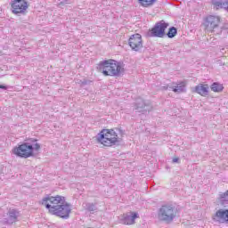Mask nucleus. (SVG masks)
I'll return each mask as SVG.
<instances>
[{"instance_id": "obj_1", "label": "nucleus", "mask_w": 228, "mask_h": 228, "mask_svg": "<svg viewBox=\"0 0 228 228\" xmlns=\"http://www.w3.org/2000/svg\"><path fill=\"white\" fill-rule=\"evenodd\" d=\"M42 206L48 209L51 215L68 220L72 213V206L65 201L63 196H51L47 194L41 200Z\"/></svg>"}, {"instance_id": "obj_2", "label": "nucleus", "mask_w": 228, "mask_h": 228, "mask_svg": "<svg viewBox=\"0 0 228 228\" xmlns=\"http://www.w3.org/2000/svg\"><path fill=\"white\" fill-rule=\"evenodd\" d=\"M97 70L102 72L103 76H111L120 77L124 74V67L121 62L115 60L102 61L97 66Z\"/></svg>"}, {"instance_id": "obj_3", "label": "nucleus", "mask_w": 228, "mask_h": 228, "mask_svg": "<svg viewBox=\"0 0 228 228\" xmlns=\"http://www.w3.org/2000/svg\"><path fill=\"white\" fill-rule=\"evenodd\" d=\"M37 142V139L31 138L28 142L13 148L12 153L18 158H31V156H35V152H38L41 149L40 143Z\"/></svg>"}, {"instance_id": "obj_4", "label": "nucleus", "mask_w": 228, "mask_h": 228, "mask_svg": "<svg viewBox=\"0 0 228 228\" xmlns=\"http://www.w3.org/2000/svg\"><path fill=\"white\" fill-rule=\"evenodd\" d=\"M202 26L206 33H214V35H222L224 26L222 19L218 15H208L203 18Z\"/></svg>"}, {"instance_id": "obj_5", "label": "nucleus", "mask_w": 228, "mask_h": 228, "mask_svg": "<svg viewBox=\"0 0 228 228\" xmlns=\"http://www.w3.org/2000/svg\"><path fill=\"white\" fill-rule=\"evenodd\" d=\"M177 215V208L172 204L162 205L158 210L159 222H164L165 224H172Z\"/></svg>"}, {"instance_id": "obj_6", "label": "nucleus", "mask_w": 228, "mask_h": 228, "mask_svg": "<svg viewBox=\"0 0 228 228\" xmlns=\"http://www.w3.org/2000/svg\"><path fill=\"white\" fill-rule=\"evenodd\" d=\"M97 142L105 147H111L118 142V134L113 129H103L98 134Z\"/></svg>"}, {"instance_id": "obj_7", "label": "nucleus", "mask_w": 228, "mask_h": 228, "mask_svg": "<svg viewBox=\"0 0 228 228\" xmlns=\"http://www.w3.org/2000/svg\"><path fill=\"white\" fill-rule=\"evenodd\" d=\"M168 26L169 24L162 20L157 22L154 27L147 32V37H150L151 38H163L165 37V31Z\"/></svg>"}, {"instance_id": "obj_8", "label": "nucleus", "mask_w": 228, "mask_h": 228, "mask_svg": "<svg viewBox=\"0 0 228 228\" xmlns=\"http://www.w3.org/2000/svg\"><path fill=\"white\" fill-rule=\"evenodd\" d=\"M28 8V5L26 0L11 1V10L14 15H26Z\"/></svg>"}, {"instance_id": "obj_9", "label": "nucleus", "mask_w": 228, "mask_h": 228, "mask_svg": "<svg viewBox=\"0 0 228 228\" xmlns=\"http://www.w3.org/2000/svg\"><path fill=\"white\" fill-rule=\"evenodd\" d=\"M128 45L131 47L132 51L138 53L143 49V41L142 40V35L134 34L128 39Z\"/></svg>"}, {"instance_id": "obj_10", "label": "nucleus", "mask_w": 228, "mask_h": 228, "mask_svg": "<svg viewBox=\"0 0 228 228\" xmlns=\"http://www.w3.org/2000/svg\"><path fill=\"white\" fill-rule=\"evenodd\" d=\"M134 110L137 113H145V111H151L152 106L151 102H145L143 99L139 98L136 100Z\"/></svg>"}, {"instance_id": "obj_11", "label": "nucleus", "mask_w": 228, "mask_h": 228, "mask_svg": "<svg viewBox=\"0 0 228 228\" xmlns=\"http://www.w3.org/2000/svg\"><path fill=\"white\" fill-rule=\"evenodd\" d=\"M138 217V213L130 211L126 214H123L120 218V223L124 225H134V224H135L136 218Z\"/></svg>"}, {"instance_id": "obj_12", "label": "nucleus", "mask_w": 228, "mask_h": 228, "mask_svg": "<svg viewBox=\"0 0 228 228\" xmlns=\"http://www.w3.org/2000/svg\"><path fill=\"white\" fill-rule=\"evenodd\" d=\"M214 222L219 224H228V209H219L212 216Z\"/></svg>"}, {"instance_id": "obj_13", "label": "nucleus", "mask_w": 228, "mask_h": 228, "mask_svg": "<svg viewBox=\"0 0 228 228\" xmlns=\"http://www.w3.org/2000/svg\"><path fill=\"white\" fill-rule=\"evenodd\" d=\"M194 92L202 97H206L209 95V86H208V85L200 84L195 86Z\"/></svg>"}, {"instance_id": "obj_14", "label": "nucleus", "mask_w": 228, "mask_h": 228, "mask_svg": "<svg viewBox=\"0 0 228 228\" xmlns=\"http://www.w3.org/2000/svg\"><path fill=\"white\" fill-rule=\"evenodd\" d=\"M212 4L216 10H220V8L228 10V0H212Z\"/></svg>"}, {"instance_id": "obj_15", "label": "nucleus", "mask_w": 228, "mask_h": 228, "mask_svg": "<svg viewBox=\"0 0 228 228\" xmlns=\"http://www.w3.org/2000/svg\"><path fill=\"white\" fill-rule=\"evenodd\" d=\"M171 89L173 92H175V94H183L186 92V84H184V82H181L176 86H171Z\"/></svg>"}, {"instance_id": "obj_16", "label": "nucleus", "mask_w": 228, "mask_h": 228, "mask_svg": "<svg viewBox=\"0 0 228 228\" xmlns=\"http://www.w3.org/2000/svg\"><path fill=\"white\" fill-rule=\"evenodd\" d=\"M8 216H9V224H15L17 222V219L19 218V211L16 209H10L8 211Z\"/></svg>"}, {"instance_id": "obj_17", "label": "nucleus", "mask_w": 228, "mask_h": 228, "mask_svg": "<svg viewBox=\"0 0 228 228\" xmlns=\"http://www.w3.org/2000/svg\"><path fill=\"white\" fill-rule=\"evenodd\" d=\"M82 207L89 213H95L97 211V205L95 203L86 202L82 204Z\"/></svg>"}, {"instance_id": "obj_18", "label": "nucleus", "mask_w": 228, "mask_h": 228, "mask_svg": "<svg viewBox=\"0 0 228 228\" xmlns=\"http://www.w3.org/2000/svg\"><path fill=\"white\" fill-rule=\"evenodd\" d=\"M219 203L221 204V206H224V208L227 207V204H228V191H226L225 192H222L219 195Z\"/></svg>"}, {"instance_id": "obj_19", "label": "nucleus", "mask_w": 228, "mask_h": 228, "mask_svg": "<svg viewBox=\"0 0 228 228\" xmlns=\"http://www.w3.org/2000/svg\"><path fill=\"white\" fill-rule=\"evenodd\" d=\"M138 2L143 8H149V6H152L156 3V0H138Z\"/></svg>"}, {"instance_id": "obj_20", "label": "nucleus", "mask_w": 228, "mask_h": 228, "mask_svg": "<svg viewBox=\"0 0 228 228\" xmlns=\"http://www.w3.org/2000/svg\"><path fill=\"white\" fill-rule=\"evenodd\" d=\"M212 92H222L224 90V86L217 82H214L210 86Z\"/></svg>"}, {"instance_id": "obj_21", "label": "nucleus", "mask_w": 228, "mask_h": 228, "mask_svg": "<svg viewBox=\"0 0 228 228\" xmlns=\"http://www.w3.org/2000/svg\"><path fill=\"white\" fill-rule=\"evenodd\" d=\"M175 35H177V28L175 27H171L168 32L167 33V37L168 38H174Z\"/></svg>"}, {"instance_id": "obj_22", "label": "nucleus", "mask_w": 228, "mask_h": 228, "mask_svg": "<svg viewBox=\"0 0 228 228\" xmlns=\"http://www.w3.org/2000/svg\"><path fill=\"white\" fill-rule=\"evenodd\" d=\"M77 83H78V85L85 86V85H88V80L82 79V80H79Z\"/></svg>"}, {"instance_id": "obj_23", "label": "nucleus", "mask_w": 228, "mask_h": 228, "mask_svg": "<svg viewBox=\"0 0 228 228\" xmlns=\"http://www.w3.org/2000/svg\"><path fill=\"white\" fill-rule=\"evenodd\" d=\"M61 4H70V2H69V0H63L61 2Z\"/></svg>"}, {"instance_id": "obj_24", "label": "nucleus", "mask_w": 228, "mask_h": 228, "mask_svg": "<svg viewBox=\"0 0 228 228\" xmlns=\"http://www.w3.org/2000/svg\"><path fill=\"white\" fill-rule=\"evenodd\" d=\"M0 88H1L2 90H8V86H3V85H0Z\"/></svg>"}, {"instance_id": "obj_25", "label": "nucleus", "mask_w": 228, "mask_h": 228, "mask_svg": "<svg viewBox=\"0 0 228 228\" xmlns=\"http://www.w3.org/2000/svg\"><path fill=\"white\" fill-rule=\"evenodd\" d=\"M173 163H179V158L173 159Z\"/></svg>"}]
</instances>
